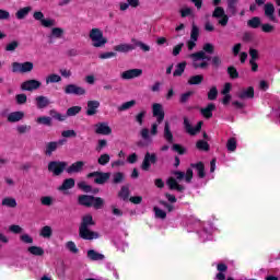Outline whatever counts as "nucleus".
Wrapping results in <instances>:
<instances>
[{"mask_svg":"<svg viewBox=\"0 0 280 280\" xmlns=\"http://www.w3.org/2000/svg\"><path fill=\"white\" fill-rule=\"evenodd\" d=\"M93 225H95V221H93V215L91 214L83 215L82 222L79 229L80 237H82V240H97V237H100V234L89 230V226H93Z\"/></svg>","mask_w":280,"mask_h":280,"instance_id":"f257e3e1","label":"nucleus"},{"mask_svg":"<svg viewBox=\"0 0 280 280\" xmlns=\"http://www.w3.org/2000/svg\"><path fill=\"white\" fill-rule=\"evenodd\" d=\"M89 39L91 40L92 47L95 48L105 47V45L108 43V38L104 36V31L97 27L90 30Z\"/></svg>","mask_w":280,"mask_h":280,"instance_id":"f03ea898","label":"nucleus"},{"mask_svg":"<svg viewBox=\"0 0 280 280\" xmlns=\"http://www.w3.org/2000/svg\"><path fill=\"white\" fill-rule=\"evenodd\" d=\"M188 58H190L194 69H207L209 67L208 60H211V57L202 50L188 55Z\"/></svg>","mask_w":280,"mask_h":280,"instance_id":"7ed1b4c3","label":"nucleus"},{"mask_svg":"<svg viewBox=\"0 0 280 280\" xmlns=\"http://www.w3.org/2000/svg\"><path fill=\"white\" fill-rule=\"evenodd\" d=\"M222 0H212V5H214V11L212 12V18L218 19L219 25L221 27H226L229 25V15L224 11V8L220 7Z\"/></svg>","mask_w":280,"mask_h":280,"instance_id":"20e7f679","label":"nucleus"},{"mask_svg":"<svg viewBox=\"0 0 280 280\" xmlns=\"http://www.w3.org/2000/svg\"><path fill=\"white\" fill-rule=\"evenodd\" d=\"M79 203L83 205V207H94V209H102L104 206V199L100 197L82 195L79 197Z\"/></svg>","mask_w":280,"mask_h":280,"instance_id":"39448f33","label":"nucleus"},{"mask_svg":"<svg viewBox=\"0 0 280 280\" xmlns=\"http://www.w3.org/2000/svg\"><path fill=\"white\" fill-rule=\"evenodd\" d=\"M162 124L163 121L156 120L151 125V129L142 128L140 130L141 139H143V141H148L149 143H152V137H156V135H159V126Z\"/></svg>","mask_w":280,"mask_h":280,"instance_id":"423d86ee","label":"nucleus"},{"mask_svg":"<svg viewBox=\"0 0 280 280\" xmlns=\"http://www.w3.org/2000/svg\"><path fill=\"white\" fill-rule=\"evenodd\" d=\"M183 183H191V176H177L176 178L171 177L167 180L170 189H175L176 191H183L185 189Z\"/></svg>","mask_w":280,"mask_h":280,"instance_id":"0eeeda50","label":"nucleus"},{"mask_svg":"<svg viewBox=\"0 0 280 280\" xmlns=\"http://www.w3.org/2000/svg\"><path fill=\"white\" fill-rule=\"evenodd\" d=\"M67 167H69V163L66 161H51L48 163V172L55 176H60L65 170L67 171Z\"/></svg>","mask_w":280,"mask_h":280,"instance_id":"6e6552de","label":"nucleus"},{"mask_svg":"<svg viewBox=\"0 0 280 280\" xmlns=\"http://www.w3.org/2000/svg\"><path fill=\"white\" fill-rule=\"evenodd\" d=\"M33 19L35 21H38V23L42 25V27H56V20L51 18H45V13L43 11H35L33 13Z\"/></svg>","mask_w":280,"mask_h":280,"instance_id":"1a4fd4ad","label":"nucleus"},{"mask_svg":"<svg viewBox=\"0 0 280 280\" xmlns=\"http://www.w3.org/2000/svg\"><path fill=\"white\" fill-rule=\"evenodd\" d=\"M12 71L13 73H32L34 71V62H13Z\"/></svg>","mask_w":280,"mask_h":280,"instance_id":"9d476101","label":"nucleus"},{"mask_svg":"<svg viewBox=\"0 0 280 280\" xmlns=\"http://www.w3.org/2000/svg\"><path fill=\"white\" fill-rule=\"evenodd\" d=\"M200 36V28L192 23L190 39L187 42L188 51H194L196 48V43H198V37Z\"/></svg>","mask_w":280,"mask_h":280,"instance_id":"9b49d317","label":"nucleus"},{"mask_svg":"<svg viewBox=\"0 0 280 280\" xmlns=\"http://www.w3.org/2000/svg\"><path fill=\"white\" fill-rule=\"evenodd\" d=\"M63 92L66 95H86V89L73 83L66 85Z\"/></svg>","mask_w":280,"mask_h":280,"instance_id":"f8f14e48","label":"nucleus"},{"mask_svg":"<svg viewBox=\"0 0 280 280\" xmlns=\"http://www.w3.org/2000/svg\"><path fill=\"white\" fill-rule=\"evenodd\" d=\"M238 100H253L255 97V89L253 86L243 88L236 93Z\"/></svg>","mask_w":280,"mask_h":280,"instance_id":"ddd939ff","label":"nucleus"},{"mask_svg":"<svg viewBox=\"0 0 280 280\" xmlns=\"http://www.w3.org/2000/svg\"><path fill=\"white\" fill-rule=\"evenodd\" d=\"M141 75H143L142 69H130L127 71H124L120 74V78H122V80H133V78H141Z\"/></svg>","mask_w":280,"mask_h":280,"instance_id":"4468645a","label":"nucleus"},{"mask_svg":"<svg viewBox=\"0 0 280 280\" xmlns=\"http://www.w3.org/2000/svg\"><path fill=\"white\" fill-rule=\"evenodd\" d=\"M39 86H42L40 81L35 80V79L24 81V82L21 84L22 91H37V89H38Z\"/></svg>","mask_w":280,"mask_h":280,"instance_id":"2eb2a0df","label":"nucleus"},{"mask_svg":"<svg viewBox=\"0 0 280 280\" xmlns=\"http://www.w3.org/2000/svg\"><path fill=\"white\" fill-rule=\"evenodd\" d=\"M84 165H86V162L77 161L72 163L70 166H67L66 172L67 174H80V172L84 170Z\"/></svg>","mask_w":280,"mask_h":280,"instance_id":"dca6fc26","label":"nucleus"},{"mask_svg":"<svg viewBox=\"0 0 280 280\" xmlns=\"http://www.w3.org/2000/svg\"><path fill=\"white\" fill-rule=\"evenodd\" d=\"M94 128L96 135L108 136L113 133V129L108 126V122H97Z\"/></svg>","mask_w":280,"mask_h":280,"instance_id":"f3484780","label":"nucleus"},{"mask_svg":"<svg viewBox=\"0 0 280 280\" xmlns=\"http://www.w3.org/2000/svg\"><path fill=\"white\" fill-rule=\"evenodd\" d=\"M152 163H156V154L147 152L141 165L142 170H144V172H148Z\"/></svg>","mask_w":280,"mask_h":280,"instance_id":"a211bd4d","label":"nucleus"},{"mask_svg":"<svg viewBox=\"0 0 280 280\" xmlns=\"http://www.w3.org/2000/svg\"><path fill=\"white\" fill-rule=\"evenodd\" d=\"M153 117H156V120L163 121L165 119V112L163 110V105L160 103H154L152 105Z\"/></svg>","mask_w":280,"mask_h":280,"instance_id":"6ab92c4d","label":"nucleus"},{"mask_svg":"<svg viewBox=\"0 0 280 280\" xmlns=\"http://www.w3.org/2000/svg\"><path fill=\"white\" fill-rule=\"evenodd\" d=\"M184 126L188 135H197V132H200V129L202 128V121H199L196 127H191V124H189V119L185 118Z\"/></svg>","mask_w":280,"mask_h":280,"instance_id":"aec40b11","label":"nucleus"},{"mask_svg":"<svg viewBox=\"0 0 280 280\" xmlns=\"http://www.w3.org/2000/svg\"><path fill=\"white\" fill-rule=\"evenodd\" d=\"M264 12L265 16L270 21H277V18L275 16V4L271 2H268L264 5Z\"/></svg>","mask_w":280,"mask_h":280,"instance_id":"412c9836","label":"nucleus"},{"mask_svg":"<svg viewBox=\"0 0 280 280\" xmlns=\"http://www.w3.org/2000/svg\"><path fill=\"white\" fill-rule=\"evenodd\" d=\"M97 108H100V101H89L86 115L89 117H93V115H97Z\"/></svg>","mask_w":280,"mask_h":280,"instance_id":"4be33fe9","label":"nucleus"},{"mask_svg":"<svg viewBox=\"0 0 280 280\" xmlns=\"http://www.w3.org/2000/svg\"><path fill=\"white\" fill-rule=\"evenodd\" d=\"M49 104H51V102L47 96L39 95L35 97V105L39 109L47 108Z\"/></svg>","mask_w":280,"mask_h":280,"instance_id":"5701e85b","label":"nucleus"},{"mask_svg":"<svg viewBox=\"0 0 280 280\" xmlns=\"http://www.w3.org/2000/svg\"><path fill=\"white\" fill-rule=\"evenodd\" d=\"M25 117L24 112H13L8 115V121L10 124H16V121H21Z\"/></svg>","mask_w":280,"mask_h":280,"instance_id":"b1692460","label":"nucleus"},{"mask_svg":"<svg viewBox=\"0 0 280 280\" xmlns=\"http://www.w3.org/2000/svg\"><path fill=\"white\" fill-rule=\"evenodd\" d=\"M114 49L120 54H128V51H133L135 45L132 44H119L114 47Z\"/></svg>","mask_w":280,"mask_h":280,"instance_id":"393cba45","label":"nucleus"},{"mask_svg":"<svg viewBox=\"0 0 280 280\" xmlns=\"http://www.w3.org/2000/svg\"><path fill=\"white\" fill-rule=\"evenodd\" d=\"M51 235H54V229L49 225H45L39 230V236L44 240H51Z\"/></svg>","mask_w":280,"mask_h":280,"instance_id":"a878e982","label":"nucleus"},{"mask_svg":"<svg viewBox=\"0 0 280 280\" xmlns=\"http://www.w3.org/2000/svg\"><path fill=\"white\" fill-rule=\"evenodd\" d=\"M31 12H32V7H24L16 11L15 18L18 19V21H23V19H26Z\"/></svg>","mask_w":280,"mask_h":280,"instance_id":"bb28decb","label":"nucleus"},{"mask_svg":"<svg viewBox=\"0 0 280 280\" xmlns=\"http://www.w3.org/2000/svg\"><path fill=\"white\" fill-rule=\"evenodd\" d=\"M60 82H62V77H60V74L57 73H50L45 79L46 84H58Z\"/></svg>","mask_w":280,"mask_h":280,"instance_id":"cd10ccee","label":"nucleus"},{"mask_svg":"<svg viewBox=\"0 0 280 280\" xmlns=\"http://www.w3.org/2000/svg\"><path fill=\"white\" fill-rule=\"evenodd\" d=\"M135 106H137V101L131 100V101L125 102L120 106H118L117 110L119 113H124L126 110H130V108H135Z\"/></svg>","mask_w":280,"mask_h":280,"instance_id":"c85d7f7f","label":"nucleus"},{"mask_svg":"<svg viewBox=\"0 0 280 280\" xmlns=\"http://www.w3.org/2000/svg\"><path fill=\"white\" fill-rule=\"evenodd\" d=\"M214 108H215V105L213 103H211L207 107L201 108V115H203V117H206V119H211V117H213Z\"/></svg>","mask_w":280,"mask_h":280,"instance_id":"c756f323","label":"nucleus"},{"mask_svg":"<svg viewBox=\"0 0 280 280\" xmlns=\"http://www.w3.org/2000/svg\"><path fill=\"white\" fill-rule=\"evenodd\" d=\"M65 36V28L62 27H52L50 30V38L60 39Z\"/></svg>","mask_w":280,"mask_h":280,"instance_id":"7c9ffc66","label":"nucleus"},{"mask_svg":"<svg viewBox=\"0 0 280 280\" xmlns=\"http://www.w3.org/2000/svg\"><path fill=\"white\" fill-rule=\"evenodd\" d=\"M88 257L91 259V261H102L104 260V254H100L95 252L94 249H90L88 252Z\"/></svg>","mask_w":280,"mask_h":280,"instance_id":"2f4dec72","label":"nucleus"},{"mask_svg":"<svg viewBox=\"0 0 280 280\" xmlns=\"http://www.w3.org/2000/svg\"><path fill=\"white\" fill-rule=\"evenodd\" d=\"M164 139L168 143H174V135H172V130L170 129V122H165L164 125Z\"/></svg>","mask_w":280,"mask_h":280,"instance_id":"473e14b6","label":"nucleus"},{"mask_svg":"<svg viewBox=\"0 0 280 280\" xmlns=\"http://www.w3.org/2000/svg\"><path fill=\"white\" fill-rule=\"evenodd\" d=\"M27 250L31 255H34L35 257H43V255H45V249L39 246H31L27 248Z\"/></svg>","mask_w":280,"mask_h":280,"instance_id":"72a5a7b5","label":"nucleus"},{"mask_svg":"<svg viewBox=\"0 0 280 280\" xmlns=\"http://www.w3.org/2000/svg\"><path fill=\"white\" fill-rule=\"evenodd\" d=\"M75 187V180L73 178H68L63 182V184L59 187L60 191H67Z\"/></svg>","mask_w":280,"mask_h":280,"instance_id":"f704fd0d","label":"nucleus"},{"mask_svg":"<svg viewBox=\"0 0 280 280\" xmlns=\"http://www.w3.org/2000/svg\"><path fill=\"white\" fill-rule=\"evenodd\" d=\"M187 67V62H180L176 66L175 71L173 72L174 78H180L183 73H185V68Z\"/></svg>","mask_w":280,"mask_h":280,"instance_id":"c9c22d12","label":"nucleus"},{"mask_svg":"<svg viewBox=\"0 0 280 280\" xmlns=\"http://www.w3.org/2000/svg\"><path fill=\"white\" fill-rule=\"evenodd\" d=\"M56 150H58V142H48L46 144V150H45L46 156H51L54 152H56Z\"/></svg>","mask_w":280,"mask_h":280,"instance_id":"e433bc0d","label":"nucleus"},{"mask_svg":"<svg viewBox=\"0 0 280 280\" xmlns=\"http://www.w3.org/2000/svg\"><path fill=\"white\" fill-rule=\"evenodd\" d=\"M81 110H82L81 106H72L67 109L66 117H75V115H79Z\"/></svg>","mask_w":280,"mask_h":280,"instance_id":"4c0bfd02","label":"nucleus"},{"mask_svg":"<svg viewBox=\"0 0 280 280\" xmlns=\"http://www.w3.org/2000/svg\"><path fill=\"white\" fill-rule=\"evenodd\" d=\"M3 207H9L10 209H14L16 207V199L12 197H7L2 200Z\"/></svg>","mask_w":280,"mask_h":280,"instance_id":"58836bf2","label":"nucleus"},{"mask_svg":"<svg viewBox=\"0 0 280 280\" xmlns=\"http://www.w3.org/2000/svg\"><path fill=\"white\" fill-rule=\"evenodd\" d=\"M98 165H108L110 163V155L108 153H103L97 159Z\"/></svg>","mask_w":280,"mask_h":280,"instance_id":"ea45409f","label":"nucleus"},{"mask_svg":"<svg viewBox=\"0 0 280 280\" xmlns=\"http://www.w3.org/2000/svg\"><path fill=\"white\" fill-rule=\"evenodd\" d=\"M202 80H205V77H202V74L192 75L189 78L188 84H202Z\"/></svg>","mask_w":280,"mask_h":280,"instance_id":"a19ab883","label":"nucleus"},{"mask_svg":"<svg viewBox=\"0 0 280 280\" xmlns=\"http://www.w3.org/2000/svg\"><path fill=\"white\" fill-rule=\"evenodd\" d=\"M40 202L44 207H51L56 202V199L51 196H44L40 198Z\"/></svg>","mask_w":280,"mask_h":280,"instance_id":"79ce46f5","label":"nucleus"},{"mask_svg":"<svg viewBox=\"0 0 280 280\" xmlns=\"http://www.w3.org/2000/svg\"><path fill=\"white\" fill-rule=\"evenodd\" d=\"M247 25L249 27H253V30H257V27L261 25V19H259V16H255L252 20L247 21Z\"/></svg>","mask_w":280,"mask_h":280,"instance_id":"37998d69","label":"nucleus"},{"mask_svg":"<svg viewBox=\"0 0 280 280\" xmlns=\"http://www.w3.org/2000/svg\"><path fill=\"white\" fill-rule=\"evenodd\" d=\"M237 1L240 0H228V10L231 12V14H236Z\"/></svg>","mask_w":280,"mask_h":280,"instance_id":"c03bdc74","label":"nucleus"},{"mask_svg":"<svg viewBox=\"0 0 280 280\" xmlns=\"http://www.w3.org/2000/svg\"><path fill=\"white\" fill-rule=\"evenodd\" d=\"M226 148L229 152H235L237 150V140L235 138H231L228 140Z\"/></svg>","mask_w":280,"mask_h":280,"instance_id":"a18cd8bd","label":"nucleus"},{"mask_svg":"<svg viewBox=\"0 0 280 280\" xmlns=\"http://www.w3.org/2000/svg\"><path fill=\"white\" fill-rule=\"evenodd\" d=\"M182 19H185L187 16H191L194 14V10L189 7H184L179 11Z\"/></svg>","mask_w":280,"mask_h":280,"instance_id":"49530a36","label":"nucleus"},{"mask_svg":"<svg viewBox=\"0 0 280 280\" xmlns=\"http://www.w3.org/2000/svg\"><path fill=\"white\" fill-rule=\"evenodd\" d=\"M36 122L43 126H51V118L47 116H42L36 119Z\"/></svg>","mask_w":280,"mask_h":280,"instance_id":"de8ad7c7","label":"nucleus"},{"mask_svg":"<svg viewBox=\"0 0 280 280\" xmlns=\"http://www.w3.org/2000/svg\"><path fill=\"white\" fill-rule=\"evenodd\" d=\"M108 147V141L106 139H100L97 141V144H96V152H102V150H104V148H107Z\"/></svg>","mask_w":280,"mask_h":280,"instance_id":"09e8293b","label":"nucleus"},{"mask_svg":"<svg viewBox=\"0 0 280 280\" xmlns=\"http://www.w3.org/2000/svg\"><path fill=\"white\" fill-rule=\"evenodd\" d=\"M132 43H135L133 47H140L142 51H150V46L148 44H143L142 42L132 39Z\"/></svg>","mask_w":280,"mask_h":280,"instance_id":"8fccbe9b","label":"nucleus"},{"mask_svg":"<svg viewBox=\"0 0 280 280\" xmlns=\"http://www.w3.org/2000/svg\"><path fill=\"white\" fill-rule=\"evenodd\" d=\"M153 211L155 213V218H160V220H165V218H167V213H165V211L161 210L159 207H154Z\"/></svg>","mask_w":280,"mask_h":280,"instance_id":"3c124183","label":"nucleus"},{"mask_svg":"<svg viewBox=\"0 0 280 280\" xmlns=\"http://www.w3.org/2000/svg\"><path fill=\"white\" fill-rule=\"evenodd\" d=\"M191 167L197 171L198 176L205 175V165L202 163L192 164Z\"/></svg>","mask_w":280,"mask_h":280,"instance_id":"603ef678","label":"nucleus"},{"mask_svg":"<svg viewBox=\"0 0 280 280\" xmlns=\"http://www.w3.org/2000/svg\"><path fill=\"white\" fill-rule=\"evenodd\" d=\"M201 51H205L206 54H213V51H215V46L211 43H207L203 45Z\"/></svg>","mask_w":280,"mask_h":280,"instance_id":"864d4df0","label":"nucleus"},{"mask_svg":"<svg viewBox=\"0 0 280 280\" xmlns=\"http://www.w3.org/2000/svg\"><path fill=\"white\" fill-rule=\"evenodd\" d=\"M20 240L23 242V244H34V238L30 236V234H22Z\"/></svg>","mask_w":280,"mask_h":280,"instance_id":"5fc2aeb1","label":"nucleus"},{"mask_svg":"<svg viewBox=\"0 0 280 280\" xmlns=\"http://www.w3.org/2000/svg\"><path fill=\"white\" fill-rule=\"evenodd\" d=\"M30 130H32V127L27 125H20L16 127V131L19 132V135H25V132H30Z\"/></svg>","mask_w":280,"mask_h":280,"instance_id":"6e6d98bb","label":"nucleus"},{"mask_svg":"<svg viewBox=\"0 0 280 280\" xmlns=\"http://www.w3.org/2000/svg\"><path fill=\"white\" fill-rule=\"evenodd\" d=\"M115 56H117L116 52H114V51H108V52H103V54H101V55L98 56V58H100L101 60H108V59H110V58H115Z\"/></svg>","mask_w":280,"mask_h":280,"instance_id":"4d7b16f0","label":"nucleus"},{"mask_svg":"<svg viewBox=\"0 0 280 280\" xmlns=\"http://www.w3.org/2000/svg\"><path fill=\"white\" fill-rule=\"evenodd\" d=\"M228 73L230 78H232L233 80H236V78H240V73L237 72V69H235V67H229Z\"/></svg>","mask_w":280,"mask_h":280,"instance_id":"13d9d810","label":"nucleus"},{"mask_svg":"<svg viewBox=\"0 0 280 280\" xmlns=\"http://www.w3.org/2000/svg\"><path fill=\"white\" fill-rule=\"evenodd\" d=\"M19 48V43L13 40L5 46V51H15Z\"/></svg>","mask_w":280,"mask_h":280,"instance_id":"bf43d9fd","label":"nucleus"},{"mask_svg":"<svg viewBox=\"0 0 280 280\" xmlns=\"http://www.w3.org/2000/svg\"><path fill=\"white\" fill-rule=\"evenodd\" d=\"M217 97H218V88L212 86L208 92V100L213 101V100H217Z\"/></svg>","mask_w":280,"mask_h":280,"instance_id":"052dcab7","label":"nucleus"},{"mask_svg":"<svg viewBox=\"0 0 280 280\" xmlns=\"http://www.w3.org/2000/svg\"><path fill=\"white\" fill-rule=\"evenodd\" d=\"M130 195L128 187H122L121 190L119 191L118 196L122 200H128V196Z\"/></svg>","mask_w":280,"mask_h":280,"instance_id":"680f3d73","label":"nucleus"},{"mask_svg":"<svg viewBox=\"0 0 280 280\" xmlns=\"http://www.w3.org/2000/svg\"><path fill=\"white\" fill-rule=\"evenodd\" d=\"M16 104H26L27 103V95L25 94H18L15 96Z\"/></svg>","mask_w":280,"mask_h":280,"instance_id":"e2e57ef3","label":"nucleus"},{"mask_svg":"<svg viewBox=\"0 0 280 280\" xmlns=\"http://www.w3.org/2000/svg\"><path fill=\"white\" fill-rule=\"evenodd\" d=\"M174 152H177L178 154H185L187 152V149H185L180 144H173Z\"/></svg>","mask_w":280,"mask_h":280,"instance_id":"0e129e2a","label":"nucleus"},{"mask_svg":"<svg viewBox=\"0 0 280 280\" xmlns=\"http://www.w3.org/2000/svg\"><path fill=\"white\" fill-rule=\"evenodd\" d=\"M261 30L265 34H271V32H275V27L271 24H262Z\"/></svg>","mask_w":280,"mask_h":280,"instance_id":"69168bd1","label":"nucleus"},{"mask_svg":"<svg viewBox=\"0 0 280 280\" xmlns=\"http://www.w3.org/2000/svg\"><path fill=\"white\" fill-rule=\"evenodd\" d=\"M197 148H198V150H205V151H207V150H209V143H207V141L199 140V141L197 142Z\"/></svg>","mask_w":280,"mask_h":280,"instance_id":"338daca9","label":"nucleus"},{"mask_svg":"<svg viewBox=\"0 0 280 280\" xmlns=\"http://www.w3.org/2000/svg\"><path fill=\"white\" fill-rule=\"evenodd\" d=\"M66 247L68 248V250H70V253H78V246H75V243L71 241L66 244Z\"/></svg>","mask_w":280,"mask_h":280,"instance_id":"774afa93","label":"nucleus"}]
</instances>
